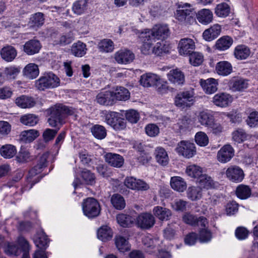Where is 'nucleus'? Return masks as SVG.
Masks as SVG:
<instances>
[{
    "instance_id": "nucleus-1",
    "label": "nucleus",
    "mask_w": 258,
    "mask_h": 258,
    "mask_svg": "<svg viewBox=\"0 0 258 258\" xmlns=\"http://www.w3.org/2000/svg\"><path fill=\"white\" fill-rule=\"evenodd\" d=\"M76 114V110L72 107H68L62 104H56L50 108V117L48 119L49 125L57 129H46L42 135L43 139L45 143L52 140L58 130L65 123V118L69 115Z\"/></svg>"
},
{
    "instance_id": "nucleus-2",
    "label": "nucleus",
    "mask_w": 258,
    "mask_h": 258,
    "mask_svg": "<svg viewBox=\"0 0 258 258\" xmlns=\"http://www.w3.org/2000/svg\"><path fill=\"white\" fill-rule=\"evenodd\" d=\"M169 34L170 31L166 25H157L152 29L143 32L141 34L143 45L141 48L142 53L146 55L150 54L151 48L156 39H165L169 36Z\"/></svg>"
},
{
    "instance_id": "nucleus-3",
    "label": "nucleus",
    "mask_w": 258,
    "mask_h": 258,
    "mask_svg": "<svg viewBox=\"0 0 258 258\" xmlns=\"http://www.w3.org/2000/svg\"><path fill=\"white\" fill-rule=\"evenodd\" d=\"M48 156V152H45L42 154L40 157L37 164L29 171L27 177V184L23 187L24 190H26L31 189L33 185L39 181L40 179L38 177H34L42 171V168L46 167V161Z\"/></svg>"
},
{
    "instance_id": "nucleus-4",
    "label": "nucleus",
    "mask_w": 258,
    "mask_h": 258,
    "mask_svg": "<svg viewBox=\"0 0 258 258\" xmlns=\"http://www.w3.org/2000/svg\"><path fill=\"white\" fill-rule=\"evenodd\" d=\"M59 79L54 74H44L35 81V87L39 90L54 88L59 85Z\"/></svg>"
},
{
    "instance_id": "nucleus-5",
    "label": "nucleus",
    "mask_w": 258,
    "mask_h": 258,
    "mask_svg": "<svg viewBox=\"0 0 258 258\" xmlns=\"http://www.w3.org/2000/svg\"><path fill=\"white\" fill-rule=\"evenodd\" d=\"M194 12L189 4L185 3L178 6L175 13V18L180 22L190 24L194 21Z\"/></svg>"
},
{
    "instance_id": "nucleus-6",
    "label": "nucleus",
    "mask_w": 258,
    "mask_h": 258,
    "mask_svg": "<svg viewBox=\"0 0 258 258\" xmlns=\"http://www.w3.org/2000/svg\"><path fill=\"white\" fill-rule=\"evenodd\" d=\"M194 96L195 93L192 89L179 92L174 98L175 105L182 109L189 107L194 104Z\"/></svg>"
},
{
    "instance_id": "nucleus-7",
    "label": "nucleus",
    "mask_w": 258,
    "mask_h": 258,
    "mask_svg": "<svg viewBox=\"0 0 258 258\" xmlns=\"http://www.w3.org/2000/svg\"><path fill=\"white\" fill-rule=\"evenodd\" d=\"M82 209L84 215L89 218L97 217L100 212L99 204L93 198H89L84 200Z\"/></svg>"
},
{
    "instance_id": "nucleus-8",
    "label": "nucleus",
    "mask_w": 258,
    "mask_h": 258,
    "mask_svg": "<svg viewBox=\"0 0 258 258\" xmlns=\"http://www.w3.org/2000/svg\"><path fill=\"white\" fill-rule=\"evenodd\" d=\"M106 123L115 130L120 131L126 127V121L123 115L117 112L109 111L105 115Z\"/></svg>"
},
{
    "instance_id": "nucleus-9",
    "label": "nucleus",
    "mask_w": 258,
    "mask_h": 258,
    "mask_svg": "<svg viewBox=\"0 0 258 258\" xmlns=\"http://www.w3.org/2000/svg\"><path fill=\"white\" fill-rule=\"evenodd\" d=\"M226 177L232 182L238 183L242 181L244 177L243 170L236 165H231L225 171Z\"/></svg>"
},
{
    "instance_id": "nucleus-10",
    "label": "nucleus",
    "mask_w": 258,
    "mask_h": 258,
    "mask_svg": "<svg viewBox=\"0 0 258 258\" xmlns=\"http://www.w3.org/2000/svg\"><path fill=\"white\" fill-rule=\"evenodd\" d=\"M124 184L127 188L133 190L145 191L150 188L149 185L145 181L133 176L126 177L124 181Z\"/></svg>"
},
{
    "instance_id": "nucleus-11",
    "label": "nucleus",
    "mask_w": 258,
    "mask_h": 258,
    "mask_svg": "<svg viewBox=\"0 0 258 258\" xmlns=\"http://www.w3.org/2000/svg\"><path fill=\"white\" fill-rule=\"evenodd\" d=\"M155 223L154 217L150 213L141 214L137 218V224L142 229H150L154 226Z\"/></svg>"
},
{
    "instance_id": "nucleus-12",
    "label": "nucleus",
    "mask_w": 258,
    "mask_h": 258,
    "mask_svg": "<svg viewBox=\"0 0 258 258\" xmlns=\"http://www.w3.org/2000/svg\"><path fill=\"white\" fill-rule=\"evenodd\" d=\"M233 101L232 96L226 93H219L213 98V104L218 107H226L229 106Z\"/></svg>"
},
{
    "instance_id": "nucleus-13",
    "label": "nucleus",
    "mask_w": 258,
    "mask_h": 258,
    "mask_svg": "<svg viewBox=\"0 0 258 258\" xmlns=\"http://www.w3.org/2000/svg\"><path fill=\"white\" fill-rule=\"evenodd\" d=\"M234 155L232 146H223L217 154V160L221 163H226L231 160Z\"/></svg>"
},
{
    "instance_id": "nucleus-14",
    "label": "nucleus",
    "mask_w": 258,
    "mask_h": 258,
    "mask_svg": "<svg viewBox=\"0 0 258 258\" xmlns=\"http://www.w3.org/2000/svg\"><path fill=\"white\" fill-rule=\"evenodd\" d=\"M195 48V42L190 38H182L178 44V51L180 55H188Z\"/></svg>"
},
{
    "instance_id": "nucleus-15",
    "label": "nucleus",
    "mask_w": 258,
    "mask_h": 258,
    "mask_svg": "<svg viewBox=\"0 0 258 258\" xmlns=\"http://www.w3.org/2000/svg\"><path fill=\"white\" fill-rule=\"evenodd\" d=\"M114 58L118 63L127 64L133 61L135 55L128 50H120L115 53Z\"/></svg>"
},
{
    "instance_id": "nucleus-16",
    "label": "nucleus",
    "mask_w": 258,
    "mask_h": 258,
    "mask_svg": "<svg viewBox=\"0 0 258 258\" xmlns=\"http://www.w3.org/2000/svg\"><path fill=\"white\" fill-rule=\"evenodd\" d=\"M41 48L40 41L35 39L27 41L23 45V50L28 55H31L39 52Z\"/></svg>"
},
{
    "instance_id": "nucleus-17",
    "label": "nucleus",
    "mask_w": 258,
    "mask_h": 258,
    "mask_svg": "<svg viewBox=\"0 0 258 258\" xmlns=\"http://www.w3.org/2000/svg\"><path fill=\"white\" fill-rule=\"evenodd\" d=\"M167 76L169 81L175 85H182L184 82V74L178 69L170 70Z\"/></svg>"
},
{
    "instance_id": "nucleus-18",
    "label": "nucleus",
    "mask_w": 258,
    "mask_h": 258,
    "mask_svg": "<svg viewBox=\"0 0 258 258\" xmlns=\"http://www.w3.org/2000/svg\"><path fill=\"white\" fill-rule=\"evenodd\" d=\"M200 84L205 92L211 94L215 92L217 89L218 82L214 78H209L207 80L201 79Z\"/></svg>"
},
{
    "instance_id": "nucleus-19",
    "label": "nucleus",
    "mask_w": 258,
    "mask_h": 258,
    "mask_svg": "<svg viewBox=\"0 0 258 258\" xmlns=\"http://www.w3.org/2000/svg\"><path fill=\"white\" fill-rule=\"evenodd\" d=\"M105 159L108 164L114 167L120 168L124 164L123 157L117 154L108 153L105 155Z\"/></svg>"
},
{
    "instance_id": "nucleus-20",
    "label": "nucleus",
    "mask_w": 258,
    "mask_h": 258,
    "mask_svg": "<svg viewBox=\"0 0 258 258\" xmlns=\"http://www.w3.org/2000/svg\"><path fill=\"white\" fill-rule=\"evenodd\" d=\"M44 20L43 13H36L31 16L28 25L30 28L37 30L43 25Z\"/></svg>"
},
{
    "instance_id": "nucleus-21",
    "label": "nucleus",
    "mask_w": 258,
    "mask_h": 258,
    "mask_svg": "<svg viewBox=\"0 0 258 258\" xmlns=\"http://www.w3.org/2000/svg\"><path fill=\"white\" fill-rule=\"evenodd\" d=\"M221 31V26L218 24H214L204 31L203 37L206 41H211L216 38L220 35Z\"/></svg>"
},
{
    "instance_id": "nucleus-22",
    "label": "nucleus",
    "mask_w": 258,
    "mask_h": 258,
    "mask_svg": "<svg viewBox=\"0 0 258 258\" xmlns=\"http://www.w3.org/2000/svg\"><path fill=\"white\" fill-rule=\"evenodd\" d=\"M113 92L102 91L96 97V101L100 105H108L113 103Z\"/></svg>"
},
{
    "instance_id": "nucleus-23",
    "label": "nucleus",
    "mask_w": 258,
    "mask_h": 258,
    "mask_svg": "<svg viewBox=\"0 0 258 258\" xmlns=\"http://www.w3.org/2000/svg\"><path fill=\"white\" fill-rule=\"evenodd\" d=\"M197 18L200 23L207 25L212 22L213 14L209 9H204L197 13Z\"/></svg>"
},
{
    "instance_id": "nucleus-24",
    "label": "nucleus",
    "mask_w": 258,
    "mask_h": 258,
    "mask_svg": "<svg viewBox=\"0 0 258 258\" xmlns=\"http://www.w3.org/2000/svg\"><path fill=\"white\" fill-rule=\"evenodd\" d=\"M39 135L37 130H29L22 132L19 136V140L23 143L28 144L34 141Z\"/></svg>"
},
{
    "instance_id": "nucleus-25",
    "label": "nucleus",
    "mask_w": 258,
    "mask_h": 258,
    "mask_svg": "<svg viewBox=\"0 0 258 258\" xmlns=\"http://www.w3.org/2000/svg\"><path fill=\"white\" fill-rule=\"evenodd\" d=\"M153 212L155 216L161 221L168 220L172 215L169 209L160 206L154 207Z\"/></svg>"
},
{
    "instance_id": "nucleus-26",
    "label": "nucleus",
    "mask_w": 258,
    "mask_h": 258,
    "mask_svg": "<svg viewBox=\"0 0 258 258\" xmlns=\"http://www.w3.org/2000/svg\"><path fill=\"white\" fill-rule=\"evenodd\" d=\"M159 79L157 75L148 73L141 76L140 82L143 86L148 87L155 85Z\"/></svg>"
},
{
    "instance_id": "nucleus-27",
    "label": "nucleus",
    "mask_w": 258,
    "mask_h": 258,
    "mask_svg": "<svg viewBox=\"0 0 258 258\" xmlns=\"http://www.w3.org/2000/svg\"><path fill=\"white\" fill-rule=\"evenodd\" d=\"M34 242L40 250H45L48 246L49 240L45 233L43 231H40L36 234Z\"/></svg>"
},
{
    "instance_id": "nucleus-28",
    "label": "nucleus",
    "mask_w": 258,
    "mask_h": 258,
    "mask_svg": "<svg viewBox=\"0 0 258 258\" xmlns=\"http://www.w3.org/2000/svg\"><path fill=\"white\" fill-rule=\"evenodd\" d=\"M16 49L10 45L3 47L1 51V55L3 59L7 61H11L15 59L17 56Z\"/></svg>"
},
{
    "instance_id": "nucleus-29",
    "label": "nucleus",
    "mask_w": 258,
    "mask_h": 258,
    "mask_svg": "<svg viewBox=\"0 0 258 258\" xmlns=\"http://www.w3.org/2000/svg\"><path fill=\"white\" fill-rule=\"evenodd\" d=\"M198 119L201 124L208 127L214 121L213 115L207 111L200 112L198 115Z\"/></svg>"
},
{
    "instance_id": "nucleus-30",
    "label": "nucleus",
    "mask_w": 258,
    "mask_h": 258,
    "mask_svg": "<svg viewBox=\"0 0 258 258\" xmlns=\"http://www.w3.org/2000/svg\"><path fill=\"white\" fill-rule=\"evenodd\" d=\"M157 162L162 166H166L168 163L169 158L165 150L161 147H157L155 152Z\"/></svg>"
},
{
    "instance_id": "nucleus-31",
    "label": "nucleus",
    "mask_w": 258,
    "mask_h": 258,
    "mask_svg": "<svg viewBox=\"0 0 258 258\" xmlns=\"http://www.w3.org/2000/svg\"><path fill=\"white\" fill-rule=\"evenodd\" d=\"M170 185L175 190L183 192L186 188V183L184 179L179 176H174L171 178Z\"/></svg>"
},
{
    "instance_id": "nucleus-32",
    "label": "nucleus",
    "mask_w": 258,
    "mask_h": 258,
    "mask_svg": "<svg viewBox=\"0 0 258 258\" xmlns=\"http://www.w3.org/2000/svg\"><path fill=\"white\" fill-rule=\"evenodd\" d=\"M203 191V189L198 185L190 186L187 190V196L192 201H198L202 197Z\"/></svg>"
},
{
    "instance_id": "nucleus-33",
    "label": "nucleus",
    "mask_w": 258,
    "mask_h": 258,
    "mask_svg": "<svg viewBox=\"0 0 258 258\" xmlns=\"http://www.w3.org/2000/svg\"><path fill=\"white\" fill-rule=\"evenodd\" d=\"M16 104L22 108H26L34 106L35 102L31 97L22 95L16 99Z\"/></svg>"
},
{
    "instance_id": "nucleus-34",
    "label": "nucleus",
    "mask_w": 258,
    "mask_h": 258,
    "mask_svg": "<svg viewBox=\"0 0 258 258\" xmlns=\"http://www.w3.org/2000/svg\"><path fill=\"white\" fill-rule=\"evenodd\" d=\"M216 70L219 75L227 76L232 71L231 63L227 61H222L217 63Z\"/></svg>"
},
{
    "instance_id": "nucleus-35",
    "label": "nucleus",
    "mask_w": 258,
    "mask_h": 258,
    "mask_svg": "<svg viewBox=\"0 0 258 258\" xmlns=\"http://www.w3.org/2000/svg\"><path fill=\"white\" fill-rule=\"evenodd\" d=\"M235 57L238 59H246L250 54V50L248 47L244 45L237 46L234 52Z\"/></svg>"
},
{
    "instance_id": "nucleus-36",
    "label": "nucleus",
    "mask_w": 258,
    "mask_h": 258,
    "mask_svg": "<svg viewBox=\"0 0 258 258\" xmlns=\"http://www.w3.org/2000/svg\"><path fill=\"white\" fill-rule=\"evenodd\" d=\"M24 75L29 79H33L39 75L38 66L34 63L27 64L23 70Z\"/></svg>"
},
{
    "instance_id": "nucleus-37",
    "label": "nucleus",
    "mask_w": 258,
    "mask_h": 258,
    "mask_svg": "<svg viewBox=\"0 0 258 258\" xmlns=\"http://www.w3.org/2000/svg\"><path fill=\"white\" fill-rule=\"evenodd\" d=\"M115 243L117 248L121 252H124L130 249V245L127 239L122 236H115Z\"/></svg>"
},
{
    "instance_id": "nucleus-38",
    "label": "nucleus",
    "mask_w": 258,
    "mask_h": 258,
    "mask_svg": "<svg viewBox=\"0 0 258 258\" xmlns=\"http://www.w3.org/2000/svg\"><path fill=\"white\" fill-rule=\"evenodd\" d=\"M87 48L85 43L79 41L74 43L71 48L73 55L77 57H82L86 53Z\"/></svg>"
},
{
    "instance_id": "nucleus-39",
    "label": "nucleus",
    "mask_w": 258,
    "mask_h": 258,
    "mask_svg": "<svg viewBox=\"0 0 258 258\" xmlns=\"http://www.w3.org/2000/svg\"><path fill=\"white\" fill-rule=\"evenodd\" d=\"M113 235L111 229L107 226H103L100 227L97 231V237L98 239L102 241H106L110 240Z\"/></svg>"
},
{
    "instance_id": "nucleus-40",
    "label": "nucleus",
    "mask_w": 258,
    "mask_h": 258,
    "mask_svg": "<svg viewBox=\"0 0 258 258\" xmlns=\"http://www.w3.org/2000/svg\"><path fill=\"white\" fill-rule=\"evenodd\" d=\"M113 99L115 98L119 101H125L128 100L130 97V93L128 90L123 87H117L115 92H113Z\"/></svg>"
},
{
    "instance_id": "nucleus-41",
    "label": "nucleus",
    "mask_w": 258,
    "mask_h": 258,
    "mask_svg": "<svg viewBox=\"0 0 258 258\" xmlns=\"http://www.w3.org/2000/svg\"><path fill=\"white\" fill-rule=\"evenodd\" d=\"M233 43L232 39L228 36H225L219 39L216 43V48L220 50L228 49Z\"/></svg>"
},
{
    "instance_id": "nucleus-42",
    "label": "nucleus",
    "mask_w": 258,
    "mask_h": 258,
    "mask_svg": "<svg viewBox=\"0 0 258 258\" xmlns=\"http://www.w3.org/2000/svg\"><path fill=\"white\" fill-rule=\"evenodd\" d=\"M100 51L102 52H111L114 49L113 42L109 39H104L100 41L98 45Z\"/></svg>"
},
{
    "instance_id": "nucleus-43",
    "label": "nucleus",
    "mask_w": 258,
    "mask_h": 258,
    "mask_svg": "<svg viewBox=\"0 0 258 258\" xmlns=\"http://www.w3.org/2000/svg\"><path fill=\"white\" fill-rule=\"evenodd\" d=\"M230 13V6L225 3L217 5L215 8V13L219 17H226L229 15Z\"/></svg>"
},
{
    "instance_id": "nucleus-44",
    "label": "nucleus",
    "mask_w": 258,
    "mask_h": 258,
    "mask_svg": "<svg viewBox=\"0 0 258 258\" xmlns=\"http://www.w3.org/2000/svg\"><path fill=\"white\" fill-rule=\"evenodd\" d=\"M116 220L121 226L128 227L133 224L135 219L130 215L120 214L116 216Z\"/></svg>"
},
{
    "instance_id": "nucleus-45",
    "label": "nucleus",
    "mask_w": 258,
    "mask_h": 258,
    "mask_svg": "<svg viewBox=\"0 0 258 258\" xmlns=\"http://www.w3.org/2000/svg\"><path fill=\"white\" fill-rule=\"evenodd\" d=\"M176 150L180 155L187 158L192 157L196 153L195 146H178Z\"/></svg>"
},
{
    "instance_id": "nucleus-46",
    "label": "nucleus",
    "mask_w": 258,
    "mask_h": 258,
    "mask_svg": "<svg viewBox=\"0 0 258 258\" xmlns=\"http://www.w3.org/2000/svg\"><path fill=\"white\" fill-rule=\"evenodd\" d=\"M235 193L238 198L245 200L250 196L251 189L247 185L240 184L237 187Z\"/></svg>"
},
{
    "instance_id": "nucleus-47",
    "label": "nucleus",
    "mask_w": 258,
    "mask_h": 258,
    "mask_svg": "<svg viewBox=\"0 0 258 258\" xmlns=\"http://www.w3.org/2000/svg\"><path fill=\"white\" fill-rule=\"evenodd\" d=\"M231 87L233 91H242L247 88L248 83L247 80L242 79H235L230 82Z\"/></svg>"
},
{
    "instance_id": "nucleus-48",
    "label": "nucleus",
    "mask_w": 258,
    "mask_h": 258,
    "mask_svg": "<svg viewBox=\"0 0 258 258\" xmlns=\"http://www.w3.org/2000/svg\"><path fill=\"white\" fill-rule=\"evenodd\" d=\"M186 173L188 176L193 178H198V179L203 175V170L199 166L192 164L187 167Z\"/></svg>"
},
{
    "instance_id": "nucleus-49",
    "label": "nucleus",
    "mask_w": 258,
    "mask_h": 258,
    "mask_svg": "<svg viewBox=\"0 0 258 258\" xmlns=\"http://www.w3.org/2000/svg\"><path fill=\"white\" fill-rule=\"evenodd\" d=\"M198 186L203 188H210L213 186V181L212 178L206 174L202 175L197 180Z\"/></svg>"
},
{
    "instance_id": "nucleus-50",
    "label": "nucleus",
    "mask_w": 258,
    "mask_h": 258,
    "mask_svg": "<svg viewBox=\"0 0 258 258\" xmlns=\"http://www.w3.org/2000/svg\"><path fill=\"white\" fill-rule=\"evenodd\" d=\"M87 0H80L74 3L72 7V10L75 14L77 15H81L87 10Z\"/></svg>"
},
{
    "instance_id": "nucleus-51",
    "label": "nucleus",
    "mask_w": 258,
    "mask_h": 258,
    "mask_svg": "<svg viewBox=\"0 0 258 258\" xmlns=\"http://www.w3.org/2000/svg\"><path fill=\"white\" fill-rule=\"evenodd\" d=\"M111 202L113 207L117 210H121L125 206L123 198L118 194H114L112 196Z\"/></svg>"
},
{
    "instance_id": "nucleus-52",
    "label": "nucleus",
    "mask_w": 258,
    "mask_h": 258,
    "mask_svg": "<svg viewBox=\"0 0 258 258\" xmlns=\"http://www.w3.org/2000/svg\"><path fill=\"white\" fill-rule=\"evenodd\" d=\"M168 51V46L166 45L163 41L157 42L155 45L151 48V52L157 55H160L163 53Z\"/></svg>"
},
{
    "instance_id": "nucleus-53",
    "label": "nucleus",
    "mask_w": 258,
    "mask_h": 258,
    "mask_svg": "<svg viewBox=\"0 0 258 258\" xmlns=\"http://www.w3.org/2000/svg\"><path fill=\"white\" fill-rule=\"evenodd\" d=\"M93 135L97 139L102 140L106 136V131L105 127L101 125L96 124L91 128Z\"/></svg>"
},
{
    "instance_id": "nucleus-54",
    "label": "nucleus",
    "mask_w": 258,
    "mask_h": 258,
    "mask_svg": "<svg viewBox=\"0 0 258 258\" xmlns=\"http://www.w3.org/2000/svg\"><path fill=\"white\" fill-rule=\"evenodd\" d=\"M20 72V68L15 66H10L5 69L4 74L8 80H14Z\"/></svg>"
},
{
    "instance_id": "nucleus-55",
    "label": "nucleus",
    "mask_w": 258,
    "mask_h": 258,
    "mask_svg": "<svg viewBox=\"0 0 258 258\" xmlns=\"http://www.w3.org/2000/svg\"><path fill=\"white\" fill-rule=\"evenodd\" d=\"M188 55L189 56V62L194 66H199L203 62L204 56L201 53L198 52H192Z\"/></svg>"
},
{
    "instance_id": "nucleus-56",
    "label": "nucleus",
    "mask_w": 258,
    "mask_h": 258,
    "mask_svg": "<svg viewBox=\"0 0 258 258\" xmlns=\"http://www.w3.org/2000/svg\"><path fill=\"white\" fill-rule=\"evenodd\" d=\"M0 153L5 158H11L16 154L17 150L15 146H2Z\"/></svg>"
},
{
    "instance_id": "nucleus-57",
    "label": "nucleus",
    "mask_w": 258,
    "mask_h": 258,
    "mask_svg": "<svg viewBox=\"0 0 258 258\" xmlns=\"http://www.w3.org/2000/svg\"><path fill=\"white\" fill-rule=\"evenodd\" d=\"M20 121L26 125L33 126L37 123L38 119L36 115L29 114L22 116Z\"/></svg>"
},
{
    "instance_id": "nucleus-58",
    "label": "nucleus",
    "mask_w": 258,
    "mask_h": 258,
    "mask_svg": "<svg viewBox=\"0 0 258 258\" xmlns=\"http://www.w3.org/2000/svg\"><path fill=\"white\" fill-rule=\"evenodd\" d=\"M5 252L10 255L17 256L21 252V250L15 244L9 243L4 247Z\"/></svg>"
},
{
    "instance_id": "nucleus-59",
    "label": "nucleus",
    "mask_w": 258,
    "mask_h": 258,
    "mask_svg": "<svg viewBox=\"0 0 258 258\" xmlns=\"http://www.w3.org/2000/svg\"><path fill=\"white\" fill-rule=\"evenodd\" d=\"M81 176L85 184L93 185L95 183V177L90 171L85 169L81 172Z\"/></svg>"
},
{
    "instance_id": "nucleus-60",
    "label": "nucleus",
    "mask_w": 258,
    "mask_h": 258,
    "mask_svg": "<svg viewBox=\"0 0 258 258\" xmlns=\"http://www.w3.org/2000/svg\"><path fill=\"white\" fill-rule=\"evenodd\" d=\"M247 135L242 129L239 128L232 133V139L237 143L240 144L246 140Z\"/></svg>"
},
{
    "instance_id": "nucleus-61",
    "label": "nucleus",
    "mask_w": 258,
    "mask_h": 258,
    "mask_svg": "<svg viewBox=\"0 0 258 258\" xmlns=\"http://www.w3.org/2000/svg\"><path fill=\"white\" fill-rule=\"evenodd\" d=\"M74 38L73 35L71 33L60 35L57 40H56L55 43L56 44H60L61 45H66L71 43Z\"/></svg>"
},
{
    "instance_id": "nucleus-62",
    "label": "nucleus",
    "mask_w": 258,
    "mask_h": 258,
    "mask_svg": "<svg viewBox=\"0 0 258 258\" xmlns=\"http://www.w3.org/2000/svg\"><path fill=\"white\" fill-rule=\"evenodd\" d=\"M16 158L19 162H27L30 159V153L25 147L21 146Z\"/></svg>"
},
{
    "instance_id": "nucleus-63",
    "label": "nucleus",
    "mask_w": 258,
    "mask_h": 258,
    "mask_svg": "<svg viewBox=\"0 0 258 258\" xmlns=\"http://www.w3.org/2000/svg\"><path fill=\"white\" fill-rule=\"evenodd\" d=\"M195 139L198 145H207L209 143L208 137L203 132H198L195 135Z\"/></svg>"
},
{
    "instance_id": "nucleus-64",
    "label": "nucleus",
    "mask_w": 258,
    "mask_h": 258,
    "mask_svg": "<svg viewBox=\"0 0 258 258\" xmlns=\"http://www.w3.org/2000/svg\"><path fill=\"white\" fill-rule=\"evenodd\" d=\"M211 231L207 228L201 229L199 232V240L201 242H208L212 239Z\"/></svg>"
}]
</instances>
